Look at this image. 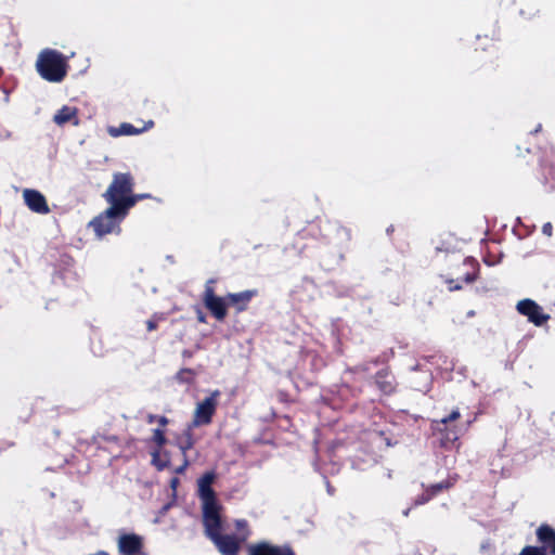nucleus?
<instances>
[{"label":"nucleus","instance_id":"nucleus-31","mask_svg":"<svg viewBox=\"0 0 555 555\" xmlns=\"http://www.w3.org/2000/svg\"><path fill=\"white\" fill-rule=\"evenodd\" d=\"M90 555H108V553L104 552V551H99L94 554H90Z\"/></svg>","mask_w":555,"mask_h":555},{"label":"nucleus","instance_id":"nucleus-5","mask_svg":"<svg viewBox=\"0 0 555 555\" xmlns=\"http://www.w3.org/2000/svg\"><path fill=\"white\" fill-rule=\"evenodd\" d=\"M126 216L127 215H121V209L109 206L106 210L90 221V227L93 229L98 237H103L111 233H119V224Z\"/></svg>","mask_w":555,"mask_h":555},{"label":"nucleus","instance_id":"nucleus-14","mask_svg":"<svg viewBox=\"0 0 555 555\" xmlns=\"http://www.w3.org/2000/svg\"><path fill=\"white\" fill-rule=\"evenodd\" d=\"M538 540L543 544L542 548H550L555 555V530L547 525H542L537 530Z\"/></svg>","mask_w":555,"mask_h":555},{"label":"nucleus","instance_id":"nucleus-28","mask_svg":"<svg viewBox=\"0 0 555 555\" xmlns=\"http://www.w3.org/2000/svg\"><path fill=\"white\" fill-rule=\"evenodd\" d=\"M158 423H159L162 426H165V425H167L168 420H167L165 416H160V417H158Z\"/></svg>","mask_w":555,"mask_h":555},{"label":"nucleus","instance_id":"nucleus-23","mask_svg":"<svg viewBox=\"0 0 555 555\" xmlns=\"http://www.w3.org/2000/svg\"><path fill=\"white\" fill-rule=\"evenodd\" d=\"M459 417H460V411L459 410H454V411L451 412V414L448 417L442 418L441 423L442 424H447L448 422L455 421Z\"/></svg>","mask_w":555,"mask_h":555},{"label":"nucleus","instance_id":"nucleus-12","mask_svg":"<svg viewBox=\"0 0 555 555\" xmlns=\"http://www.w3.org/2000/svg\"><path fill=\"white\" fill-rule=\"evenodd\" d=\"M154 122L152 120H149L145 122V125L142 128H135L131 124L122 122L118 127H108L107 132L111 137L117 138L121 135H137L142 133L143 131L149 130L152 128Z\"/></svg>","mask_w":555,"mask_h":555},{"label":"nucleus","instance_id":"nucleus-30","mask_svg":"<svg viewBox=\"0 0 555 555\" xmlns=\"http://www.w3.org/2000/svg\"><path fill=\"white\" fill-rule=\"evenodd\" d=\"M450 284H452V282H450ZM460 288H461V285H459V284L450 285V287H449L450 291H455V289H460Z\"/></svg>","mask_w":555,"mask_h":555},{"label":"nucleus","instance_id":"nucleus-2","mask_svg":"<svg viewBox=\"0 0 555 555\" xmlns=\"http://www.w3.org/2000/svg\"><path fill=\"white\" fill-rule=\"evenodd\" d=\"M207 537L215 543L222 555H237L241 544L247 539V533L242 537L221 534V516L209 517L204 521Z\"/></svg>","mask_w":555,"mask_h":555},{"label":"nucleus","instance_id":"nucleus-29","mask_svg":"<svg viewBox=\"0 0 555 555\" xmlns=\"http://www.w3.org/2000/svg\"><path fill=\"white\" fill-rule=\"evenodd\" d=\"M197 319L199 322L202 323H205L206 322V318L205 315L199 311L198 314H197Z\"/></svg>","mask_w":555,"mask_h":555},{"label":"nucleus","instance_id":"nucleus-17","mask_svg":"<svg viewBox=\"0 0 555 555\" xmlns=\"http://www.w3.org/2000/svg\"><path fill=\"white\" fill-rule=\"evenodd\" d=\"M195 377L196 373L191 369H182L176 375L177 380L183 384H192Z\"/></svg>","mask_w":555,"mask_h":555},{"label":"nucleus","instance_id":"nucleus-3","mask_svg":"<svg viewBox=\"0 0 555 555\" xmlns=\"http://www.w3.org/2000/svg\"><path fill=\"white\" fill-rule=\"evenodd\" d=\"M133 189V178L130 173L117 172L113 176V181L103 194L105 201L115 208L121 209V215H127L126 202L131 196Z\"/></svg>","mask_w":555,"mask_h":555},{"label":"nucleus","instance_id":"nucleus-13","mask_svg":"<svg viewBox=\"0 0 555 555\" xmlns=\"http://www.w3.org/2000/svg\"><path fill=\"white\" fill-rule=\"evenodd\" d=\"M53 121L59 126L72 124L79 125L78 108L75 106L64 105L53 116Z\"/></svg>","mask_w":555,"mask_h":555},{"label":"nucleus","instance_id":"nucleus-19","mask_svg":"<svg viewBox=\"0 0 555 555\" xmlns=\"http://www.w3.org/2000/svg\"><path fill=\"white\" fill-rule=\"evenodd\" d=\"M149 197H150L149 194H132L131 193V196H129V199L126 202L127 212L129 211V209L131 207H133L137 204V202L144 199V198H149Z\"/></svg>","mask_w":555,"mask_h":555},{"label":"nucleus","instance_id":"nucleus-20","mask_svg":"<svg viewBox=\"0 0 555 555\" xmlns=\"http://www.w3.org/2000/svg\"><path fill=\"white\" fill-rule=\"evenodd\" d=\"M519 555H546L544 548L537 546H526Z\"/></svg>","mask_w":555,"mask_h":555},{"label":"nucleus","instance_id":"nucleus-32","mask_svg":"<svg viewBox=\"0 0 555 555\" xmlns=\"http://www.w3.org/2000/svg\"><path fill=\"white\" fill-rule=\"evenodd\" d=\"M409 511H410V509H406V511H404V512H403L404 516H408V515H409Z\"/></svg>","mask_w":555,"mask_h":555},{"label":"nucleus","instance_id":"nucleus-9","mask_svg":"<svg viewBox=\"0 0 555 555\" xmlns=\"http://www.w3.org/2000/svg\"><path fill=\"white\" fill-rule=\"evenodd\" d=\"M23 198L27 207L40 215H47L50 211L46 197L37 190L25 189Z\"/></svg>","mask_w":555,"mask_h":555},{"label":"nucleus","instance_id":"nucleus-11","mask_svg":"<svg viewBox=\"0 0 555 555\" xmlns=\"http://www.w3.org/2000/svg\"><path fill=\"white\" fill-rule=\"evenodd\" d=\"M118 551L122 555H138L141 553L143 547L142 538L140 535L130 533L121 534L118 538Z\"/></svg>","mask_w":555,"mask_h":555},{"label":"nucleus","instance_id":"nucleus-21","mask_svg":"<svg viewBox=\"0 0 555 555\" xmlns=\"http://www.w3.org/2000/svg\"><path fill=\"white\" fill-rule=\"evenodd\" d=\"M153 441H154L157 446H159V447H162V446H164V444H165V442H166V437H165V434H164V431H163L162 429H158V428H157V429H154V431H153Z\"/></svg>","mask_w":555,"mask_h":555},{"label":"nucleus","instance_id":"nucleus-15","mask_svg":"<svg viewBox=\"0 0 555 555\" xmlns=\"http://www.w3.org/2000/svg\"><path fill=\"white\" fill-rule=\"evenodd\" d=\"M254 294L255 293L251 291L228 294V296H227L228 305L229 304L233 305L236 307L237 311H243V310H245L247 304L250 301Z\"/></svg>","mask_w":555,"mask_h":555},{"label":"nucleus","instance_id":"nucleus-8","mask_svg":"<svg viewBox=\"0 0 555 555\" xmlns=\"http://www.w3.org/2000/svg\"><path fill=\"white\" fill-rule=\"evenodd\" d=\"M516 310L535 326H541L550 320V315L544 313L542 307L532 299L519 300L516 305Z\"/></svg>","mask_w":555,"mask_h":555},{"label":"nucleus","instance_id":"nucleus-26","mask_svg":"<svg viewBox=\"0 0 555 555\" xmlns=\"http://www.w3.org/2000/svg\"><path fill=\"white\" fill-rule=\"evenodd\" d=\"M146 326H147V330H149V331H153V330H155V328H156V322H155V321H153V320H149V321L146 322Z\"/></svg>","mask_w":555,"mask_h":555},{"label":"nucleus","instance_id":"nucleus-6","mask_svg":"<svg viewBox=\"0 0 555 555\" xmlns=\"http://www.w3.org/2000/svg\"><path fill=\"white\" fill-rule=\"evenodd\" d=\"M221 392L214 390L208 397L198 401L195 405L191 427L209 425L217 411L218 401Z\"/></svg>","mask_w":555,"mask_h":555},{"label":"nucleus","instance_id":"nucleus-22","mask_svg":"<svg viewBox=\"0 0 555 555\" xmlns=\"http://www.w3.org/2000/svg\"><path fill=\"white\" fill-rule=\"evenodd\" d=\"M235 527L238 531V537H242V534L247 533V537L249 535V532L247 530V522L244 519H238L235 521Z\"/></svg>","mask_w":555,"mask_h":555},{"label":"nucleus","instance_id":"nucleus-27","mask_svg":"<svg viewBox=\"0 0 555 555\" xmlns=\"http://www.w3.org/2000/svg\"><path fill=\"white\" fill-rule=\"evenodd\" d=\"M475 279H476V274H466L464 280L466 283H470V282L475 281Z\"/></svg>","mask_w":555,"mask_h":555},{"label":"nucleus","instance_id":"nucleus-1","mask_svg":"<svg viewBox=\"0 0 555 555\" xmlns=\"http://www.w3.org/2000/svg\"><path fill=\"white\" fill-rule=\"evenodd\" d=\"M38 74L49 82H61L67 75L68 57L53 49L42 50L36 62Z\"/></svg>","mask_w":555,"mask_h":555},{"label":"nucleus","instance_id":"nucleus-7","mask_svg":"<svg viewBox=\"0 0 555 555\" xmlns=\"http://www.w3.org/2000/svg\"><path fill=\"white\" fill-rule=\"evenodd\" d=\"M212 283V280H209L206 283L203 300L206 308L216 319L223 320L227 315L228 300L227 297H219L215 295Z\"/></svg>","mask_w":555,"mask_h":555},{"label":"nucleus","instance_id":"nucleus-4","mask_svg":"<svg viewBox=\"0 0 555 555\" xmlns=\"http://www.w3.org/2000/svg\"><path fill=\"white\" fill-rule=\"evenodd\" d=\"M216 478L214 472H207L197 481L198 496L202 501L203 521L209 517L220 516L221 506L217 502L216 493L211 485Z\"/></svg>","mask_w":555,"mask_h":555},{"label":"nucleus","instance_id":"nucleus-24","mask_svg":"<svg viewBox=\"0 0 555 555\" xmlns=\"http://www.w3.org/2000/svg\"><path fill=\"white\" fill-rule=\"evenodd\" d=\"M552 230H553V227L550 222L544 223L542 227V233L545 234L546 236L552 235Z\"/></svg>","mask_w":555,"mask_h":555},{"label":"nucleus","instance_id":"nucleus-18","mask_svg":"<svg viewBox=\"0 0 555 555\" xmlns=\"http://www.w3.org/2000/svg\"><path fill=\"white\" fill-rule=\"evenodd\" d=\"M444 486L442 483H437L435 486H433L430 488V492L429 491H426L425 493H423L420 498H417L415 500V505H421V504H424L426 503L427 501H429V499L436 494L438 491H440L441 489H443Z\"/></svg>","mask_w":555,"mask_h":555},{"label":"nucleus","instance_id":"nucleus-16","mask_svg":"<svg viewBox=\"0 0 555 555\" xmlns=\"http://www.w3.org/2000/svg\"><path fill=\"white\" fill-rule=\"evenodd\" d=\"M194 428L195 427H191L190 423L178 441L179 448L183 454H185L188 450L192 449L195 443L192 433Z\"/></svg>","mask_w":555,"mask_h":555},{"label":"nucleus","instance_id":"nucleus-10","mask_svg":"<svg viewBox=\"0 0 555 555\" xmlns=\"http://www.w3.org/2000/svg\"><path fill=\"white\" fill-rule=\"evenodd\" d=\"M248 555H295L287 546H278L269 542L249 544Z\"/></svg>","mask_w":555,"mask_h":555},{"label":"nucleus","instance_id":"nucleus-25","mask_svg":"<svg viewBox=\"0 0 555 555\" xmlns=\"http://www.w3.org/2000/svg\"><path fill=\"white\" fill-rule=\"evenodd\" d=\"M380 389L384 392H390V391H392L393 387L390 382H385L384 384H380Z\"/></svg>","mask_w":555,"mask_h":555}]
</instances>
